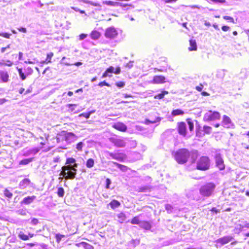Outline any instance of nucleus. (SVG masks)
Returning <instances> with one entry per match:
<instances>
[{"label":"nucleus","mask_w":249,"mask_h":249,"mask_svg":"<svg viewBox=\"0 0 249 249\" xmlns=\"http://www.w3.org/2000/svg\"><path fill=\"white\" fill-rule=\"evenodd\" d=\"M190 156V153L188 149L181 148L176 152L174 157L178 163L184 164L187 161Z\"/></svg>","instance_id":"f257e3e1"},{"label":"nucleus","mask_w":249,"mask_h":249,"mask_svg":"<svg viewBox=\"0 0 249 249\" xmlns=\"http://www.w3.org/2000/svg\"><path fill=\"white\" fill-rule=\"evenodd\" d=\"M216 187L213 182H208L202 185L199 188L200 194L204 197H209L213 194Z\"/></svg>","instance_id":"f03ea898"},{"label":"nucleus","mask_w":249,"mask_h":249,"mask_svg":"<svg viewBox=\"0 0 249 249\" xmlns=\"http://www.w3.org/2000/svg\"><path fill=\"white\" fill-rule=\"evenodd\" d=\"M77 138V136L72 132L63 131L56 137V140L59 142L61 139L64 140L67 143H71L76 141Z\"/></svg>","instance_id":"7ed1b4c3"},{"label":"nucleus","mask_w":249,"mask_h":249,"mask_svg":"<svg viewBox=\"0 0 249 249\" xmlns=\"http://www.w3.org/2000/svg\"><path fill=\"white\" fill-rule=\"evenodd\" d=\"M76 168H71L68 166H63L60 176H62L65 178L72 179L76 175Z\"/></svg>","instance_id":"20e7f679"},{"label":"nucleus","mask_w":249,"mask_h":249,"mask_svg":"<svg viewBox=\"0 0 249 249\" xmlns=\"http://www.w3.org/2000/svg\"><path fill=\"white\" fill-rule=\"evenodd\" d=\"M210 165L209 158L207 156L201 157L197 161L196 168L200 170H208Z\"/></svg>","instance_id":"39448f33"},{"label":"nucleus","mask_w":249,"mask_h":249,"mask_svg":"<svg viewBox=\"0 0 249 249\" xmlns=\"http://www.w3.org/2000/svg\"><path fill=\"white\" fill-rule=\"evenodd\" d=\"M220 113L217 111L209 110L204 114L203 120L205 122H209L220 119Z\"/></svg>","instance_id":"423d86ee"},{"label":"nucleus","mask_w":249,"mask_h":249,"mask_svg":"<svg viewBox=\"0 0 249 249\" xmlns=\"http://www.w3.org/2000/svg\"><path fill=\"white\" fill-rule=\"evenodd\" d=\"M106 157L109 159L110 158L119 161H123L126 158L125 154L122 153L106 152Z\"/></svg>","instance_id":"0eeeda50"},{"label":"nucleus","mask_w":249,"mask_h":249,"mask_svg":"<svg viewBox=\"0 0 249 249\" xmlns=\"http://www.w3.org/2000/svg\"><path fill=\"white\" fill-rule=\"evenodd\" d=\"M109 141L117 147H124L126 143L125 139L122 138L111 137Z\"/></svg>","instance_id":"6e6552de"},{"label":"nucleus","mask_w":249,"mask_h":249,"mask_svg":"<svg viewBox=\"0 0 249 249\" xmlns=\"http://www.w3.org/2000/svg\"><path fill=\"white\" fill-rule=\"evenodd\" d=\"M214 159L216 166L220 170H223L225 169V165L221 155L219 153H216L214 156Z\"/></svg>","instance_id":"1a4fd4ad"},{"label":"nucleus","mask_w":249,"mask_h":249,"mask_svg":"<svg viewBox=\"0 0 249 249\" xmlns=\"http://www.w3.org/2000/svg\"><path fill=\"white\" fill-rule=\"evenodd\" d=\"M118 32L113 27L107 28L105 32V36L106 38L109 39H113L117 37Z\"/></svg>","instance_id":"9d476101"},{"label":"nucleus","mask_w":249,"mask_h":249,"mask_svg":"<svg viewBox=\"0 0 249 249\" xmlns=\"http://www.w3.org/2000/svg\"><path fill=\"white\" fill-rule=\"evenodd\" d=\"M232 239L233 238L231 236H225L222 238H220L215 241L216 246L217 247H221L232 241Z\"/></svg>","instance_id":"9b49d317"},{"label":"nucleus","mask_w":249,"mask_h":249,"mask_svg":"<svg viewBox=\"0 0 249 249\" xmlns=\"http://www.w3.org/2000/svg\"><path fill=\"white\" fill-rule=\"evenodd\" d=\"M39 151L38 148H34L32 149L25 148L21 151V155L24 157H29L30 156H34Z\"/></svg>","instance_id":"f8f14e48"},{"label":"nucleus","mask_w":249,"mask_h":249,"mask_svg":"<svg viewBox=\"0 0 249 249\" xmlns=\"http://www.w3.org/2000/svg\"><path fill=\"white\" fill-rule=\"evenodd\" d=\"M187 125L184 122H180L178 124V133L183 136L186 135Z\"/></svg>","instance_id":"ddd939ff"},{"label":"nucleus","mask_w":249,"mask_h":249,"mask_svg":"<svg viewBox=\"0 0 249 249\" xmlns=\"http://www.w3.org/2000/svg\"><path fill=\"white\" fill-rule=\"evenodd\" d=\"M222 124L224 127L228 128H231L233 125L231 119L226 115H224L223 117Z\"/></svg>","instance_id":"4468645a"},{"label":"nucleus","mask_w":249,"mask_h":249,"mask_svg":"<svg viewBox=\"0 0 249 249\" xmlns=\"http://www.w3.org/2000/svg\"><path fill=\"white\" fill-rule=\"evenodd\" d=\"M166 78L162 75L154 76L151 83L160 84H163L166 82Z\"/></svg>","instance_id":"2eb2a0df"},{"label":"nucleus","mask_w":249,"mask_h":249,"mask_svg":"<svg viewBox=\"0 0 249 249\" xmlns=\"http://www.w3.org/2000/svg\"><path fill=\"white\" fill-rule=\"evenodd\" d=\"M66 165L64 166H68L71 168H76L78 166L76 163V160L73 158H69L66 160Z\"/></svg>","instance_id":"dca6fc26"},{"label":"nucleus","mask_w":249,"mask_h":249,"mask_svg":"<svg viewBox=\"0 0 249 249\" xmlns=\"http://www.w3.org/2000/svg\"><path fill=\"white\" fill-rule=\"evenodd\" d=\"M113 127L118 130H119V131H121L122 132L126 131L127 130V126L125 124H124L123 123H120V122L115 123L113 125Z\"/></svg>","instance_id":"f3484780"},{"label":"nucleus","mask_w":249,"mask_h":249,"mask_svg":"<svg viewBox=\"0 0 249 249\" xmlns=\"http://www.w3.org/2000/svg\"><path fill=\"white\" fill-rule=\"evenodd\" d=\"M31 184L32 183L31 182L29 178H25L19 182L18 186L20 189H24Z\"/></svg>","instance_id":"a211bd4d"},{"label":"nucleus","mask_w":249,"mask_h":249,"mask_svg":"<svg viewBox=\"0 0 249 249\" xmlns=\"http://www.w3.org/2000/svg\"><path fill=\"white\" fill-rule=\"evenodd\" d=\"M36 198V196H31L25 197L21 201L20 203L24 205H29L32 203Z\"/></svg>","instance_id":"6ab92c4d"},{"label":"nucleus","mask_w":249,"mask_h":249,"mask_svg":"<svg viewBox=\"0 0 249 249\" xmlns=\"http://www.w3.org/2000/svg\"><path fill=\"white\" fill-rule=\"evenodd\" d=\"M67 106L69 107V111L70 112H73L74 113H77L83 109V108L82 107H80L76 111H74L75 108L77 107L76 104H69L67 105Z\"/></svg>","instance_id":"aec40b11"},{"label":"nucleus","mask_w":249,"mask_h":249,"mask_svg":"<svg viewBox=\"0 0 249 249\" xmlns=\"http://www.w3.org/2000/svg\"><path fill=\"white\" fill-rule=\"evenodd\" d=\"M139 226L146 230H149L151 228V224L146 221H142L140 223Z\"/></svg>","instance_id":"412c9836"},{"label":"nucleus","mask_w":249,"mask_h":249,"mask_svg":"<svg viewBox=\"0 0 249 249\" xmlns=\"http://www.w3.org/2000/svg\"><path fill=\"white\" fill-rule=\"evenodd\" d=\"M0 77L3 82H6L8 81L9 75L6 71H0Z\"/></svg>","instance_id":"4be33fe9"},{"label":"nucleus","mask_w":249,"mask_h":249,"mask_svg":"<svg viewBox=\"0 0 249 249\" xmlns=\"http://www.w3.org/2000/svg\"><path fill=\"white\" fill-rule=\"evenodd\" d=\"M190 47L189 50L190 51H196L197 49L196 42V40L191 39L190 40Z\"/></svg>","instance_id":"5701e85b"},{"label":"nucleus","mask_w":249,"mask_h":249,"mask_svg":"<svg viewBox=\"0 0 249 249\" xmlns=\"http://www.w3.org/2000/svg\"><path fill=\"white\" fill-rule=\"evenodd\" d=\"M151 187L149 186H143L138 188V192H149L151 191Z\"/></svg>","instance_id":"b1692460"},{"label":"nucleus","mask_w":249,"mask_h":249,"mask_svg":"<svg viewBox=\"0 0 249 249\" xmlns=\"http://www.w3.org/2000/svg\"><path fill=\"white\" fill-rule=\"evenodd\" d=\"M117 217L118 218V221L120 223H123L126 218V215L124 213H120L117 214Z\"/></svg>","instance_id":"393cba45"},{"label":"nucleus","mask_w":249,"mask_h":249,"mask_svg":"<svg viewBox=\"0 0 249 249\" xmlns=\"http://www.w3.org/2000/svg\"><path fill=\"white\" fill-rule=\"evenodd\" d=\"M109 205L112 209H114L119 207L120 206L121 203L118 200H113L109 203Z\"/></svg>","instance_id":"a878e982"},{"label":"nucleus","mask_w":249,"mask_h":249,"mask_svg":"<svg viewBox=\"0 0 249 249\" xmlns=\"http://www.w3.org/2000/svg\"><path fill=\"white\" fill-rule=\"evenodd\" d=\"M160 121L161 118L158 117H157L155 119L153 120L146 119L145 120V124H155L160 122Z\"/></svg>","instance_id":"bb28decb"},{"label":"nucleus","mask_w":249,"mask_h":249,"mask_svg":"<svg viewBox=\"0 0 249 249\" xmlns=\"http://www.w3.org/2000/svg\"><path fill=\"white\" fill-rule=\"evenodd\" d=\"M76 246H77L78 247L82 246L85 249H94L92 246L86 242H81L78 244H76Z\"/></svg>","instance_id":"cd10ccee"},{"label":"nucleus","mask_w":249,"mask_h":249,"mask_svg":"<svg viewBox=\"0 0 249 249\" xmlns=\"http://www.w3.org/2000/svg\"><path fill=\"white\" fill-rule=\"evenodd\" d=\"M34 160V158H28V159H23L21 160H20L19 162V164L21 165H27L29 163H30L31 162H32Z\"/></svg>","instance_id":"c85d7f7f"},{"label":"nucleus","mask_w":249,"mask_h":249,"mask_svg":"<svg viewBox=\"0 0 249 249\" xmlns=\"http://www.w3.org/2000/svg\"><path fill=\"white\" fill-rule=\"evenodd\" d=\"M90 37L94 40L97 39L100 36V34L97 31H93L90 35Z\"/></svg>","instance_id":"c756f323"},{"label":"nucleus","mask_w":249,"mask_h":249,"mask_svg":"<svg viewBox=\"0 0 249 249\" xmlns=\"http://www.w3.org/2000/svg\"><path fill=\"white\" fill-rule=\"evenodd\" d=\"M184 114V111L180 109H174L172 111L171 113L172 115L173 116H176L178 115H182Z\"/></svg>","instance_id":"7c9ffc66"},{"label":"nucleus","mask_w":249,"mask_h":249,"mask_svg":"<svg viewBox=\"0 0 249 249\" xmlns=\"http://www.w3.org/2000/svg\"><path fill=\"white\" fill-rule=\"evenodd\" d=\"M240 224H238L237 226H238L240 229H243L244 228H249V223H248L247 221L243 220H239Z\"/></svg>","instance_id":"2f4dec72"},{"label":"nucleus","mask_w":249,"mask_h":249,"mask_svg":"<svg viewBox=\"0 0 249 249\" xmlns=\"http://www.w3.org/2000/svg\"><path fill=\"white\" fill-rule=\"evenodd\" d=\"M3 194L8 199H11L13 197V194L7 188L4 190Z\"/></svg>","instance_id":"473e14b6"},{"label":"nucleus","mask_w":249,"mask_h":249,"mask_svg":"<svg viewBox=\"0 0 249 249\" xmlns=\"http://www.w3.org/2000/svg\"><path fill=\"white\" fill-rule=\"evenodd\" d=\"M113 163L117 166L123 172H126L128 170V167L125 165L120 164L116 162H113Z\"/></svg>","instance_id":"72a5a7b5"},{"label":"nucleus","mask_w":249,"mask_h":249,"mask_svg":"<svg viewBox=\"0 0 249 249\" xmlns=\"http://www.w3.org/2000/svg\"><path fill=\"white\" fill-rule=\"evenodd\" d=\"M168 94V92L167 91H163L160 93L154 96L155 99H161L163 98L164 96Z\"/></svg>","instance_id":"f704fd0d"},{"label":"nucleus","mask_w":249,"mask_h":249,"mask_svg":"<svg viewBox=\"0 0 249 249\" xmlns=\"http://www.w3.org/2000/svg\"><path fill=\"white\" fill-rule=\"evenodd\" d=\"M18 237L23 241H26L29 239V236L25 234L22 231H20L18 233Z\"/></svg>","instance_id":"c9c22d12"},{"label":"nucleus","mask_w":249,"mask_h":249,"mask_svg":"<svg viewBox=\"0 0 249 249\" xmlns=\"http://www.w3.org/2000/svg\"><path fill=\"white\" fill-rule=\"evenodd\" d=\"M85 145V144L82 142H80L76 144L75 148L78 151H82L83 147Z\"/></svg>","instance_id":"e433bc0d"},{"label":"nucleus","mask_w":249,"mask_h":249,"mask_svg":"<svg viewBox=\"0 0 249 249\" xmlns=\"http://www.w3.org/2000/svg\"><path fill=\"white\" fill-rule=\"evenodd\" d=\"M64 194H65V191H64V189L61 187H58L57 189V194L58 196L59 197H63Z\"/></svg>","instance_id":"4c0bfd02"},{"label":"nucleus","mask_w":249,"mask_h":249,"mask_svg":"<svg viewBox=\"0 0 249 249\" xmlns=\"http://www.w3.org/2000/svg\"><path fill=\"white\" fill-rule=\"evenodd\" d=\"M94 161L92 159H89L86 163V166L88 168H91L94 166Z\"/></svg>","instance_id":"58836bf2"},{"label":"nucleus","mask_w":249,"mask_h":249,"mask_svg":"<svg viewBox=\"0 0 249 249\" xmlns=\"http://www.w3.org/2000/svg\"><path fill=\"white\" fill-rule=\"evenodd\" d=\"M141 222L139 216H136L133 217L131 221V223L132 224H138L140 225V223Z\"/></svg>","instance_id":"ea45409f"},{"label":"nucleus","mask_w":249,"mask_h":249,"mask_svg":"<svg viewBox=\"0 0 249 249\" xmlns=\"http://www.w3.org/2000/svg\"><path fill=\"white\" fill-rule=\"evenodd\" d=\"M212 127L207 125L203 126V131L205 133L210 134L212 132Z\"/></svg>","instance_id":"a19ab883"},{"label":"nucleus","mask_w":249,"mask_h":249,"mask_svg":"<svg viewBox=\"0 0 249 249\" xmlns=\"http://www.w3.org/2000/svg\"><path fill=\"white\" fill-rule=\"evenodd\" d=\"M18 72L20 78L21 79V80H24L26 79V76L25 75V74L24 73V72L22 71V69H18Z\"/></svg>","instance_id":"79ce46f5"},{"label":"nucleus","mask_w":249,"mask_h":249,"mask_svg":"<svg viewBox=\"0 0 249 249\" xmlns=\"http://www.w3.org/2000/svg\"><path fill=\"white\" fill-rule=\"evenodd\" d=\"M165 208L167 211L168 213H172L173 212V207L170 204H166L165 206Z\"/></svg>","instance_id":"37998d69"},{"label":"nucleus","mask_w":249,"mask_h":249,"mask_svg":"<svg viewBox=\"0 0 249 249\" xmlns=\"http://www.w3.org/2000/svg\"><path fill=\"white\" fill-rule=\"evenodd\" d=\"M64 237V235H62L60 233L56 234L55 239H56V242L57 243H59L60 242L61 240L62 239V238Z\"/></svg>","instance_id":"c03bdc74"},{"label":"nucleus","mask_w":249,"mask_h":249,"mask_svg":"<svg viewBox=\"0 0 249 249\" xmlns=\"http://www.w3.org/2000/svg\"><path fill=\"white\" fill-rule=\"evenodd\" d=\"M188 124L189 130L192 131L194 129V123L191 120H188Z\"/></svg>","instance_id":"a18cd8bd"},{"label":"nucleus","mask_w":249,"mask_h":249,"mask_svg":"<svg viewBox=\"0 0 249 249\" xmlns=\"http://www.w3.org/2000/svg\"><path fill=\"white\" fill-rule=\"evenodd\" d=\"M116 85L119 88H122L125 86V82L123 81H120L116 83Z\"/></svg>","instance_id":"49530a36"},{"label":"nucleus","mask_w":249,"mask_h":249,"mask_svg":"<svg viewBox=\"0 0 249 249\" xmlns=\"http://www.w3.org/2000/svg\"><path fill=\"white\" fill-rule=\"evenodd\" d=\"M114 70L115 68L113 66H110L106 70V71L107 72H108V74L112 73H114Z\"/></svg>","instance_id":"de8ad7c7"},{"label":"nucleus","mask_w":249,"mask_h":249,"mask_svg":"<svg viewBox=\"0 0 249 249\" xmlns=\"http://www.w3.org/2000/svg\"><path fill=\"white\" fill-rule=\"evenodd\" d=\"M27 212V210L25 209H20L18 211V213L21 215H26Z\"/></svg>","instance_id":"09e8293b"},{"label":"nucleus","mask_w":249,"mask_h":249,"mask_svg":"<svg viewBox=\"0 0 249 249\" xmlns=\"http://www.w3.org/2000/svg\"><path fill=\"white\" fill-rule=\"evenodd\" d=\"M223 18L225 20H229L230 21V22L233 23H234V19L231 17H229V16H224L223 17Z\"/></svg>","instance_id":"8fccbe9b"},{"label":"nucleus","mask_w":249,"mask_h":249,"mask_svg":"<svg viewBox=\"0 0 249 249\" xmlns=\"http://www.w3.org/2000/svg\"><path fill=\"white\" fill-rule=\"evenodd\" d=\"M53 53H50L47 54L46 61H47L48 62H50L51 60L52 57H53Z\"/></svg>","instance_id":"3c124183"},{"label":"nucleus","mask_w":249,"mask_h":249,"mask_svg":"<svg viewBox=\"0 0 249 249\" xmlns=\"http://www.w3.org/2000/svg\"><path fill=\"white\" fill-rule=\"evenodd\" d=\"M11 34H8L7 33H0V36L4 37L6 38H9L10 36H11Z\"/></svg>","instance_id":"603ef678"},{"label":"nucleus","mask_w":249,"mask_h":249,"mask_svg":"<svg viewBox=\"0 0 249 249\" xmlns=\"http://www.w3.org/2000/svg\"><path fill=\"white\" fill-rule=\"evenodd\" d=\"M98 85L100 87H102L104 86L110 87V85L107 82H106L105 81L99 83Z\"/></svg>","instance_id":"864d4df0"},{"label":"nucleus","mask_w":249,"mask_h":249,"mask_svg":"<svg viewBox=\"0 0 249 249\" xmlns=\"http://www.w3.org/2000/svg\"><path fill=\"white\" fill-rule=\"evenodd\" d=\"M133 61H130L128 63L126 64L124 66L129 69L132 68L133 66Z\"/></svg>","instance_id":"5fc2aeb1"},{"label":"nucleus","mask_w":249,"mask_h":249,"mask_svg":"<svg viewBox=\"0 0 249 249\" xmlns=\"http://www.w3.org/2000/svg\"><path fill=\"white\" fill-rule=\"evenodd\" d=\"M38 220L36 218H33L32 219H31V223L33 225H36L38 224Z\"/></svg>","instance_id":"6e6d98bb"},{"label":"nucleus","mask_w":249,"mask_h":249,"mask_svg":"<svg viewBox=\"0 0 249 249\" xmlns=\"http://www.w3.org/2000/svg\"><path fill=\"white\" fill-rule=\"evenodd\" d=\"M79 117H85L86 119H89V113H83L82 114H80L79 115Z\"/></svg>","instance_id":"4d7b16f0"},{"label":"nucleus","mask_w":249,"mask_h":249,"mask_svg":"<svg viewBox=\"0 0 249 249\" xmlns=\"http://www.w3.org/2000/svg\"><path fill=\"white\" fill-rule=\"evenodd\" d=\"M104 3L107 5L114 6L115 2L114 1H112L109 0V1H105V2H104Z\"/></svg>","instance_id":"13d9d810"},{"label":"nucleus","mask_w":249,"mask_h":249,"mask_svg":"<svg viewBox=\"0 0 249 249\" xmlns=\"http://www.w3.org/2000/svg\"><path fill=\"white\" fill-rule=\"evenodd\" d=\"M106 187L107 189H109V186L111 183V180L109 178H107L106 180Z\"/></svg>","instance_id":"bf43d9fd"},{"label":"nucleus","mask_w":249,"mask_h":249,"mask_svg":"<svg viewBox=\"0 0 249 249\" xmlns=\"http://www.w3.org/2000/svg\"><path fill=\"white\" fill-rule=\"evenodd\" d=\"M210 1L215 3H223L226 2L225 0H210Z\"/></svg>","instance_id":"052dcab7"},{"label":"nucleus","mask_w":249,"mask_h":249,"mask_svg":"<svg viewBox=\"0 0 249 249\" xmlns=\"http://www.w3.org/2000/svg\"><path fill=\"white\" fill-rule=\"evenodd\" d=\"M119 5L121 6H122V7H126V6H128V7H131V8H134V6L131 4H124V3H120Z\"/></svg>","instance_id":"680f3d73"},{"label":"nucleus","mask_w":249,"mask_h":249,"mask_svg":"<svg viewBox=\"0 0 249 249\" xmlns=\"http://www.w3.org/2000/svg\"><path fill=\"white\" fill-rule=\"evenodd\" d=\"M88 36V35L87 34H81L79 35V39L80 40H83L84 39H85V38H86Z\"/></svg>","instance_id":"e2e57ef3"},{"label":"nucleus","mask_w":249,"mask_h":249,"mask_svg":"<svg viewBox=\"0 0 249 249\" xmlns=\"http://www.w3.org/2000/svg\"><path fill=\"white\" fill-rule=\"evenodd\" d=\"M221 29H222V31H223L224 32H227L228 30H229L230 28V27H229L228 26L224 25V26H222Z\"/></svg>","instance_id":"0e129e2a"},{"label":"nucleus","mask_w":249,"mask_h":249,"mask_svg":"<svg viewBox=\"0 0 249 249\" xmlns=\"http://www.w3.org/2000/svg\"><path fill=\"white\" fill-rule=\"evenodd\" d=\"M121 72V68L119 67H117L115 70H114V73L116 74H120Z\"/></svg>","instance_id":"69168bd1"},{"label":"nucleus","mask_w":249,"mask_h":249,"mask_svg":"<svg viewBox=\"0 0 249 249\" xmlns=\"http://www.w3.org/2000/svg\"><path fill=\"white\" fill-rule=\"evenodd\" d=\"M18 30L19 31V32H22V33H26L27 32V30L24 27H20V28H18Z\"/></svg>","instance_id":"338daca9"},{"label":"nucleus","mask_w":249,"mask_h":249,"mask_svg":"<svg viewBox=\"0 0 249 249\" xmlns=\"http://www.w3.org/2000/svg\"><path fill=\"white\" fill-rule=\"evenodd\" d=\"M107 76H110V75H109L108 72H107V71H106L103 74L102 78H104L107 77Z\"/></svg>","instance_id":"774afa93"}]
</instances>
